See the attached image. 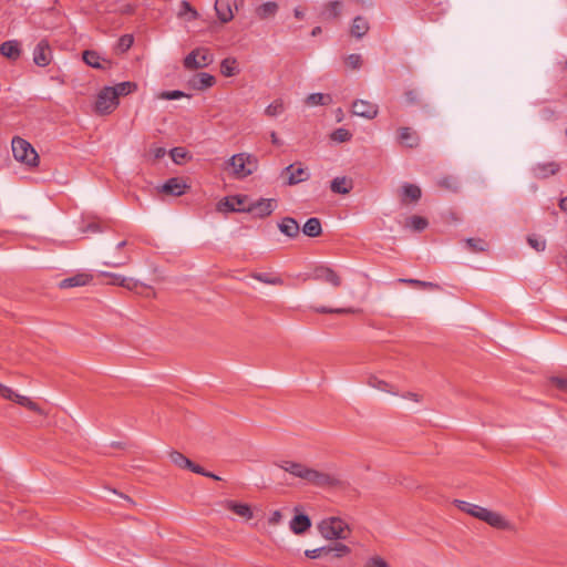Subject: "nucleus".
Here are the masks:
<instances>
[{
  "mask_svg": "<svg viewBox=\"0 0 567 567\" xmlns=\"http://www.w3.org/2000/svg\"><path fill=\"white\" fill-rule=\"evenodd\" d=\"M275 466L282 470L293 478H298L305 484L312 485L316 487H341L343 482L340 475L336 472L319 471L308 464L293 460V458H281L276 461Z\"/></svg>",
  "mask_w": 567,
  "mask_h": 567,
  "instance_id": "1",
  "label": "nucleus"
},
{
  "mask_svg": "<svg viewBox=\"0 0 567 567\" xmlns=\"http://www.w3.org/2000/svg\"><path fill=\"white\" fill-rule=\"evenodd\" d=\"M454 505L470 516L480 519L491 527L499 530L515 532V525L498 512L491 511L486 507L472 504L461 499H454Z\"/></svg>",
  "mask_w": 567,
  "mask_h": 567,
  "instance_id": "2",
  "label": "nucleus"
},
{
  "mask_svg": "<svg viewBox=\"0 0 567 567\" xmlns=\"http://www.w3.org/2000/svg\"><path fill=\"white\" fill-rule=\"evenodd\" d=\"M12 154L16 161L30 167L39 164V155L33 146L22 137L16 136L11 142Z\"/></svg>",
  "mask_w": 567,
  "mask_h": 567,
  "instance_id": "3",
  "label": "nucleus"
},
{
  "mask_svg": "<svg viewBox=\"0 0 567 567\" xmlns=\"http://www.w3.org/2000/svg\"><path fill=\"white\" fill-rule=\"evenodd\" d=\"M321 536L326 539H346L350 532L348 524L340 517H328L318 524Z\"/></svg>",
  "mask_w": 567,
  "mask_h": 567,
  "instance_id": "4",
  "label": "nucleus"
},
{
  "mask_svg": "<svg viewBox=\"0 0 567 567\" xmlns=\"http://www.w3.org/2000/svg\"><path fill=\"white\" fill-rule=\"evenodd\" d=\"M228 165L231 167L233 175L236 178H245L257 169V159L250 154L239 153L233 155Z\"/></svg>",
  "mask_w": 567,
  "mask_h": 567,
  "instance_id": "5",
  "label": "nucleus"
},
{
  "mask_svg": "<svg viewBox=\"0 0 567 567\" xmlns=\"http://www.w3.org/2000/svg\"><path fill=\"white\" fill-rule=\"evenodd\" d=\"M214 55L207 48H197L184 59V66L187 70L203 69L212 64Z\"/></svg>",
  "mask_w": 567,
  "mask_h": 567,
  "instance_id": "6",
  "label": "nucleus"
},
{
  "mask_svg": "<svg viewBox=\"0 0 567 567\" xmlns=\"http://www.w3.org/2000/svg\"><path fill=\"white\" fill-rule=\"evenodd\" d=\"M115 93L111 91L110 86L103 87L97 96L94 104V111L99 115H106L112 113L118 105V101H115Z\"/></svg>",
  "mask_w": 567,
  "mask_h": 567,
  "instance_id": "7",
  "label": "nucleus"
},
{
  "mask_svg": "<svg viewBox=\"0 0 567 567\" xmlns=\"http://www.w3.org/2000/svg\"><path fill=\"white\" fill-rule=\"evenodd\" d=\"M169 458L171 461L178 467L181 468H186V470H189L192 471L193 473H196V474H199V475H203V476H206V477H209V478H213L215 481H220L221 478L219 476H217L216 474L212 473V472H207L205 471L204 467H202L200 465H197L195 464L194 462H192L188 457H186L184 454H182L181 452H177V451H172L169 453Z\"/></svg>",
  "mask_w": 567,
  "mask_h": 567,
  "instance_id": "8",
  "label": "nucleus"
},
{
  "mask_svg": "<svg viewBox=\"0 0 567 567\" xmlns=\"http://www.w3.org/2000/svg\"><path fill=\"white\" fill-rule=\"evenodd\" d=\"M0 396L6 400L13 401L40 415H44V411L38 403L33 402L30 398L18 394L13 389L0 383Z\"/></svg>",
  "mask_w": 567,
  "mask_h": 567,
  "instance_id": "9",
  "label": "nucleus"
},
{
  "mask_svg": "<svg viewBox=\"0 0 567 567\" xmlns=\"http://www.w3.org/2000/svg\"><path fill=\"white\" fill-rule=\"evenodd\" d=\"M281 176H285L287 178V185L293 186L299 183L308 181L310 178V173L308 168L303 166L302 163H293L284 168V171L281 172Z\"/></svg>",
  "mask_w": 567,
  "mask_h": 567,
  "instance_id": "10",
  "label": "nucleus"
},
{
  "mask_svg": "<svg viewBox=\"0 0 567 567\" xmlns=\"http://www.w3.org/2000/svg\"><path fill=\"white\" fill-rule=\"evenodd\" d=\"M244 0H216L215 10L221 23L234 19L235 12L243 6Z\"/></svg>",
  "mask_w": 567,
  "mask_h": 567,
  "instance_id": "11",
  "label": "nucleus"
},
{
  "mask_svg": "<svg viewBox=\"0 0 567 567\" xmlns=\"http://www.w3.org/2000/svg\"><path fill=\"white\" fill-rule=\"evenodd\" d=\"M277 200L274 198H261L250 205L246 206V213H250L256 217L264 218L276 209Z\"/></svg>",
  "mask_w": 567,
  "mask_h": 567,
  "instance_id": "12",
  "label": "nucleus"
},
{
  "mask_svg": "<svg viewBox=\"0 0 567 567\" xmlns=\"http://www.w3.org/2000/svg\"><path fill=\"white\" fill-rule=\"evenodd\" d=\"M247 202V196L245 195H235L224 197L217 204V210L221 213L228 212H244L246 213L245 203Z\"/></svg>",
  "mask_w": 567,
  "mask_h": 567,
  "instance_id": "13",
  "label": "nucleus"
},
{
  "mask_svg": "<svg viewBox=\"0 0 567 567\" xmlns=\"http://www.w3.org/2000/svg\"><path fill=\"white\" fill-rule=\"evenodd\" d=\"M313 279L330 284L333 287H339L342 284L339 274L330 267L319 266L313 271Z\"/></svg>",
  "mask_w": 567,
  "mask_h": 567,
  "instance_id": "14",
  "label": "nucleus"
},
{
  "mask_svg": "<svg viewBox=\"0 0 567 567\" xmlns=\"http://www.w3.org/2000/svg\"><path fill=\"white\" fill-rule=\"evenodd\" d=\"M378 105L365 100H357L352 104V113L357 116L372 120L378 115Z\"/></svg>",
  "mask_w": 567,
  "mask_h": 567,
  "instance_id": "15",
  "label": "nucleus"
},
{
  "mask_svg": "<svg viewBox=\"0 0 567 567\" xmlns=\"http://www.w3.org/2000/svg\"><path fill=\"white\" fill-rule=\"evenodd\" d=\"M220 505L234 513L235 515L246 519L250 520L254 517L252 509L249 504L246 503H238L233 499H225L220 502Z\"/></svg>",
  "mask_w": 567,
  "mask_h": 567,
  "instance_id": "16",
  "label": "nucleus"
},
{
  "mask_svg": "<svg viewBox=\"0 0 567 567\" xmlns=\"http://www.w3.org/2000/svg\"><path fill=\"white\" fill-rule=\"evenodd\" d=\"M187 188L183 178L172 177L159 187V192L169 196H182Z\"/></svg>",
  "mask_w": 567,
  "mask_h": 567,
  "instance_id": "17",
  "label": "nucleus"
},
{
  "mask_svg": "<svg viewBox=\"0 0 567 567\" xmlns=\"http://www.w3.org/2000/svg\"><path fill=\"white\" fill-rule=\"evenodd\" d=\"M52 60V52L47 40H41L33 51V62L38 66H47Z\"/></svg>",
  "mask_w": 567,
  "mask_h": 567,
  "instance_id": "18",
  "label": "nucleus"
},
{
  "mask_svg": "<svg viewBox=\"0 0 567 567\" xmlns=\"http://www.w3.org/2000/svg\"><path fill=\"white\" fill-rule=\"evenodd\" d=\"M100 276L105 277V278H110V284L111 285L120 286V287H123V288H125L127 290H131V291H134L140 286H143V284H141L140 281H137V280H135L133 278H127V277H124V276H121V275H116V274H112V272H109V271H100Z\"/></svg>",
  "mask_w": 567,
  "mask_h": 567,
  "instance_id": "19",
  "label": "nucleus"
},
{
  "mask_svg": "<svg viewBox=\"0 0 567 567\" xmlns=\"http://www.w3.org/2000/svg\"><path fill=\"white\" fill-rule=\"evenodd\" d=\"M367 384L373 389H377L379 391H382V392H385V393H389L391 395H399L400 394V391L399 389L386 382L385 380L383 379H380L378 375L375 374H369L368 378H367Z\"/></svg>",
  "mask_w": 567,
  "mask_h": 567,
  "instance_id": "20",
  "label": "nucleus"
},
{
  "mask_svg": "<svg viewBox=\"0 0 567 567\" xmlns=\"http://www.w3.org/2000/svg\"><path fill=\"white\" fill-rule=\"evenodd\" d=\"M83 60L87 65L99 70H106L111 68L112 64L110 60H106L93 50L84 51Z\"/></svg>",
  "mask_w": 567,
  "mask_h": 567,
  "instance_id": "21",
  "label": "nucleus"
},
{
  "mask_svg": "<svg viewBox=\"0 0 567 567\" xmlns=\"http://www.w3.org/2000/svg\"><path fill=\"white\" fill-rule=\"evenodd\" d=\"M93 280V276L87 272H80L60 281L59 287L62 289L82 287L89 285Z\"/></svg>",
  "mask_w": 567,
  "mask_h": 567,
  "instance_id": "22",
  "label": "nucleus"
},
{
  "mask_svg": "<svg viewBox=\"0 0 567 567\" xmlns=\"http://www.w3.org/2000/svg\"><path fill=\"white\" fill-rule=\"evenodd\" d=\"M559 171V164L555 162L539 163L533 167V173L537 178H547Z\"/></svg>",
  "mask_w": 567,
  "mask_h": 567,
  "instance_id": "23",
  "label": "nucleus"
},
{
  "mask_svg": "<svg viewBox=\"0 0 567 567\" xmlns=\"http://www.w3.org/2000/svg\"><path fill=\"white\" fill-rule=\"evenodd\" d=\"M0 53L10 60H18L21 55V48L19 41L9 40L1 43Z\"/></svg>",
  "mask_w": 567,
  "mask_h": 567,
  "instance_id": "24",
  "label": "nucleus"
},
{
  "mask_svg": "<svg viewBox=\"0 0 567 567\" xmlns=\"http://www.w3.org/2000/svg\"><path fill=\"white\" fill-rule=\"evenodd\" d=\"M279 230L287 237L295 238L299 235L300 227L297 220L292 217H285L278 224Z\"/></svg>",
  "mask_w": 567,
  "mask_h": 567,
  "instance_id": "25",
  "label": "nucleus"
},
{
  "mask_svg": "<svg viewBox=\"0 0 567 567\" xmlns=\"http://www.w3.org/2000/svg\"><path fill=\"white\" fill-rule=\"evenodd\" d=\"M342 13V2L334 0L329 1L323 6L321 17L324 20H336Z\"/></svg>",
  "mask_w": 567,
  "mask_h": 567,
  "instance_id": "26",
  "label": "nucleus"
},
{
  "mask_svg": "<svg viewBox=\"0 0 567 567\" xmlns=\"http://www.w3.org/2000/svg\"><path fill=\"white\" fill-rule=\"evenodd\" d=\"M399 140L401 144L410 148L416 147L420 143L419 135L410 127H401L399 130Z\"/></svg>",
  "mask_w": 567,
  "mask_h": 567,
  "instance_id": "27",
  "label": "nucleus"
},
{
  "mask_svg": "<svg viewBox=\"0 0 567 567\" xmlns=\"http://www.w3.org/2000/svg\"><path fill=\"white\" fill-rule=\"evenodd\" d=\"M421 188L414 184H404L401 189V200L403 204L408 202H417L421 198Z\"/></svg>",
  "mask_w": 567,
  "mask_h": 567,
  "instance_id": "28",
  "label": "nucleus"
},
{
  "mask_svg": "<svg viewBox=\"0 0 567 567\" xmlns=\"http://www.w3.org/2000/svg\"><path fill=\"white\" fill-rule=\"evenodd\" d=\"M311 526L310 518L305 514L296 515L290 522V529L296 535H301Z\"/></svg>",
  "mask_w": 567,
  "mask_h": 567,
  "instance_id": "29",
  "label": "nucleus"
},
{
  "mask_svg": "<svg viewBox=\"0 0 567 567\" xmlns=\"http://www.w3.org/2000/svg\"><path fill=\"white\" fill-rule=\"evenodd\" d=\"M215 82V78L208 73H199L190 80L192 87L199 91L212 87Z\"/></svg>",
  "mask_w": 567,
  "mask_h": 567,
  "instance_id": "30",
  "label": "nucleus"
},
{
  "mask_svg": "<svg viewBox=\"0 0 567 567\" xmlns=\"http://www.w3.org/2000/svg\"><path fill=\"white\" fill-rule=\"evenodd\" d=\"M370 29L369 22L365 18L358 16L353 19L352 25H351V35H353L357 39H361L364 37Z\"/></svg>",
  "mask_w": 567,
  "mask_h": 567,
  "instance_id": "31",
  "label": "nucleus"
},
{
  "mask_svg": "<svg viewBox=\"0 0 567 567\" xmlns=\"http://www.w3.org/2000/svg\"><path fill=\"white\" fill-rule=\"evenodd\" d=\"M302 231L308 237H318V236H320L321 233H322L320 219L317 218V217L309 218L305 223V225L302 227Z\"/></svg>",
  "mask_w": 567,
  "mask_h": 567,
  "instance_id": "32",
  "label": "nucleus"
},
{
  "mask_svg": "<svg viewBox=\"0 0 567 567\" xmlns=\"http://www.w3.org/2000/svg\"><path fill=\"white\" fill-rule=\"evenodd\" d=\"M330 188L333 193L346 195L350 193L352 186L346 177H336L332 179Z\"/></svg>",
  "mask_w": 567,
  "mask_h": 567,
  "instance_id": "33",
  "label": "nucleus"
},
{
  "mask_svg": "<svg viewBox=\"0 0 567 567\" xmlns=\"http://www.w3.org/2000/svg\"><path fill=\"white\" fill-rule=\"evenodd\" d=\"M111 91H113L115 94V101H118L120 96L127 95L132 92H134L137 89L136 83L134 82H121L116 84L115 86H110Z\"/></svg>",
  "mask_w": 567,
  "mask_h": 567,
  "instance_id": "34",
  "label": "nucleus"
},
{
  "mask_svg": "<svg viewBox=\"0 0 567 567\" xmlns=\"http://www.w3.org/2000/svg\"><path fill=\"white\" fill-rule=\"evenodd\" d=\"M251 278L267 284V285H274V286H281L284 285V280L280 276L274 275V274H264V272H254L251 274Z\"/></svg>",
  "mask_w": 567,
  "mask_h": 567,
  "instance_id": "35",
  "label": "nucleus"
},
{
  "mask_svg": "<svg viewBox=\"0 0 567 567\" xmlns=\"http://www.w3.org/2000/svg\"><path fill=\"white\" fill-rule=\"evenodd\" d=\"M331 102V96L329 94L323 93H311L306 99V104L308 106L328 105Z\"/></svg>",
  "mask_w": 567,
  "mask_h": 567,
  "instance_id": "36",
  "label": "nucleus"
},
{
  "mask_svg": "<svg viewBox=\"0 0 567 567\" xmlns=\"http://www.w3.org/2000/svg\"><path fill=\"white\" fill-rule=\"evenodd\" d=\"M220 72L225 76H234L239 70L237 68V60L235 58H226L220 63Z\"/></svg>",
  "mask_w": 567,
  "mask_h": 567,
  "instance_id": "37",
  "label": "nucleus"
},
{
  "mask_svg": "<svg viewBox=\"0 0 567 567\" xmlns=\"http://www.w3.org/2000/svg\"><path fill=\"white\" fill-rule=\"evenodd\" d=\"M278 11V4L275 1L266 2L257 8V16L260 19L274 17Z\"/></svg>",
  "mask_w": 567,
  "mask_h": 567,
  "instance_id": "38",
  "label": "nucleus"
},
{
  "mask_svg": "<svg viewBox=\"0 0 567 567\" xmlns=\"http://www.w3.org/2000/svg\"><path fill=\"white\" fill-rule=\"evenodd\" d=\"M437 186L451 192L460 189V182L454 176H443L437 181Z\"/></svg>",
  "mask_w": 567,
  "mask_h": 567,
  "instance_id": "39",
  "label": "nucleus"
},
{
  "mask_svg": "<svg viewBox=\"0 0 567 567\" xmlns=\"http://www.w3.org/2000/svg\"><path fill=\"white\" fill-rule=\"evenodd\" d=\"M465 243L472 252H484L488 249L487 241L481 238H467Z\"/></svg>",
  "mask_w": 567,
  "mask_h": 567,
  "instance_id": "40",
  "label": "nucleus"
},
{
  "mask_svg": "<svg viewBox=\"0 0 567 567\" xmlns=\"http://www.w3.org/2000/svg\"><path fill=\"white\" fill-rule=\"evenodd\" d=\"M312 310L317 313H337V315H344V313H355L360 310L354 308H329V307H312Z\"/></svg>",
  "mask_w": 567,
  "mask_h": 567,
  "instance_id": "41",
  "label": "nucleus"
},
{
  "mask_svg": "<svg viewBox=\"0 0 567 567\" xmlns=\"http://www.w3.org/2000/svg\"><path fill=\"white\" fill-rule=\"evenodd\" d=\"M285 111V104L282 100H275L265 109V114L269 117H276L282 114Z\"/></svg>",
  "mask_w": 567,
  "mask_h": 567,
  "instance_id": "42",
  "label": "nucleus"
},
{
  "mask_svg": "<svg viewBox=\"0 0 567 567\" xmlns=\"http://www.w3.org/2000/svg\"><path fill=\"white\" fill-rule=\"evenodd\" d=\"M429 223L424 217L421 216H411L406 220V226L411 227L415 231H422L427 227Z\"/></svg>",
  "mask_w": 567,
  "mask_h": 567,
  "instance_id": "43",
  "label": "nucleus"
},
{
  "mask_svg": "<svg viewBox=\"0 0 567 567\" xmlns=\"http://www.w3.org/2000/svg\"><path fill=\"white\" fill-rule=\"evenodd\" d=\"M134 43V38L132 34H124L122 35L116 45H115V51L118 52V53H124L126 52L127 50L131 49V47L133 45Z\"/></svg>",
  "mask_w": 567,
  "mask_h": 567,
  "instance_id": "44",
  "label": "nucleus"
},
{
  "mask_svg": "<svg viewBox=\"0 0 567 567\" xmlns=\"http://www.w3.org/2000/svg\"><path fill=\"white\" fill-rule=\"evenodd\" d=\"M179 17H187L188 21L196 20L198 18V12L190 6L187 1H182L181 10L178 13Z\"/></svg>",
  "mask_w": 567,
  "mask_h": 567,
  "instance_id": "45",
  "label": "nucleus"
},
{
  "mask_svg": "<svg viewBox=\"0 0 567 567\" xmlns=\"http://www.w3.org/2000/svg\"><path fill=\"white\" fill-rule=\"evenodd\" d=\"M399 281L403 282V284H408V285H413L419 288H424V289H439V285L430 282V281H422V280H417V279H400Z\"/></svg>",
  "mask_w": 567,
  "mask_h": 567,
  "instance_id": "46",
  "label": "nucleus"
},
{
  "mask_svg": "<svg viewBox=\"0 0 567 567\" xmlns=\"http://www.w3.org/2000/svg\"><path fill=\"white\" fill-rule=\"evenodd\" d=\"M330 549V554H333V557L340 558L350 553V548L341 543H337L334 546L328 547Z\"/></svg>",
  "mask_w": 567,
  "mask_h": 567,
  "instance_id": "47",
  "label": "nucleus"
},
{
  "mask_svg": "<svg viewBox=\"0 0 567 567\" xmlns=\"http://www.w3.org/2000/svg\"><path fill=\"white\" fill-rule=\"evenodd\" d=\"M351 133L346 128H337L332 134L331 138L336 142H348L351 138Z\"/></svg>",
  "mask_w": 567,
  "mask_h": 567,
  "instance_id": "48",
  "label": "nucleus"
},
{
  "mask_svg": "<svg viewBox=\"0 0 567 567\" xmlns=\"http://www.w3.org/2000/svg\"><path fill=\"white\" fill-rule=\"evenodd\" d=\"M346 64L351 70H358L362 65V56L360 54L352 53L346 58Z\"/></svg>",
  "mask_w": 567,
  "mask_h": 567,
  "instance_id": "49",
  "label": "nucleus"
},
{
  "mask_svg": "<svg viewBox=\"0 0 567 567\" xmlns=\"http://www.w3.org/2000/svg\"><path fill=\"white\" fill-rule=\"evenodd\" d=\"M527 241L536 251H543L546 248V241L535 235L528 236Z\"/></svg>",
  "mask_w": 567,
  "mask_h": 567,
  "instance_id": "50",
  "label": "nucleus"
},
{
  "mask_svg": "<svg viewBox=\"0 0 567 567\" xmlns=\"http://www.w3.org/2000/svg\"><path fill=\"white\" fill-rule=\"evenodd\" d=\"M305 555L308 558L316 559V558H319L322 555H330V549L327 548V547H320V548H316V549H308V550L305 551Z\"/></svg>",
  "mask_w": 567,
  "mask_h": 567,
  "instance_id": "51",
  "label": "nucleus"
},
{
  "mask_svg": "<svg viewBox=\"0 0 567 567\" xmlns=\"http://www.w3.org/2000/svg\"><path fill=\"white\" fill-rule=\"evenodd\" d=\"M185 96V93L178 90L174 91H163L158 97L163 100H177Z\"/></svg>",
  "mask_w": 567,
  "mask_h": 567,
  "instance_id": "52",
  "label": "nucleus"
},
{
  "mask_svg": "<svg viewBox=\"0 0 567 567\" xmlns=\"http://www.w3.org/2000/svg\"><path fill=\"white\" fill-rule=\"evenodd\" d=\"M364 567H390L389 564L380 556L368 559Z\"/></svg>",
  "mask_w": 567,
  "mask_h": 567,
  "instance_id": "53",
  "label": "nucleus"
},
{
  "mask_svg": "<svg viewBox=\"0 0 567 567\" xmlns=\"http://www.w3.org/2000/svg\"><path fill=\"white\" fill-rule=\"evenodd\" d=\"M549 382L560 391L567 392V379L561 377H550Z\"/></svg>",
  "mask_w": 567,
  "mask_h": 567,
  "instance_id": "54",
  "label": "nucleus"
},
{
  "mask_svg": "<svg viewBox=\"0 0 567 567\" xmlns=\"http://www.w3.org/2000/svg\"><path fill=\"white\" fill-rule=\"evenodd\" d=\"M186 155L184 148L175 147L171 151V157L175 163H179L182 158Z\"/></svg>",
  "mask_w": 567,
  "mask_h": 567,
  "instance_id": "55",
  "label": "nucleus"
},
{
  "mask_svg": "<svg viewBox=\"0 0 567 567\" xmlns=\"http://www.w3.org/2000/svg\"><path fill=\"white\" fill-rule=\"evenodd\" d=\"M131 257L124 256L122 259H116V261H105L104 265L110 267H123L130 264Z\"/></svg>",
  "mask_w": 567,
  "mask_h": 567,
  "instance_id": "56",
  "label": "nucleus"
},
{
  "mask_svg": "<svg viewBox=\"0 0 567 567\" xmlns=\"http://www.w3.org/2000/svg\"><path fill=\"white\" fill-rule=\"evenodd\" d=\"M281 519H282V514H281V512H280V511H274V512L270 514L269 518H268V523H269L270 525H278V524L281 522Z\"/></svg>",
  "mask_w": 567,
  "mask_h": 567,
  "instance_id": "57",
  "label": "nucleus"
},
{
  "mask_svg": "<svg viewBox=\"0 0 567 567\" xmlns=\"http://www.w3.org/2000/svg\"><path fill=\"white\" fill-rule=\"evenodd\" d=\"M405 99H406L408 103H410V104H414V103L419 102V95L413 90L405 92Z\"/></svg>",
  "mask_w": 567,
  "mask_h": 567,
  "instance_id": "58",
  "label": "nucleus"
},
{
  "mask_svg": "<svg viewBox=\"0 0 567 567\" xmlns=\"http://www.w3.org/2000/svg\"><path fill=\"white\" fill-rule=\"evenodd\" d=\"M402 398L414 401L416 403L422 401V396L416 392H406L402 394Z\"/></svg>",
  "mask_w": 567,
  "mask_h": 567,
  "instance_id": "59",
  "label": "nucleus"
},
{
  "mask_svg": "<svg viewBox=\"0 0 567 567\" xmlns=\"http://www.w3.org/2000/svg\"><path fill=\"white\" fill-rule=\"evenodd\" d=\"M151 153L154 156V158L158 159L165 155L166 151L163 147H154L151 150Z\"/></svg>",
  "mask_w": 567,
  "mask_h": 567,
  "instance_id": "60",
  "label": "nucleus"
},
{
  "mask_svg": "<svg viewBox=\"0 0 567 567\" xmlns=\"http://www.w3.org/2000/svg\"><path fill=\"white\" fill-rule=\"evenodd\" d=\"M270 138L274 145L280 146L282 144V142L278 138L276 132L270 133Z\"/></svg>",
  "mask_w": 567,
  "mask_h": 567,
  "instance_id": "61",
  "label": "nucleus"
},
{
  "mask_svg": "<svg viewBox=\"0 0 567 567\" xmlns=\"http://www.w3.org/2000/svg\"><path fill=\"white\" fill-rule=\"evenodd\" d=\"M293 16L296 17V19L301 20V19H303V18H305V12H303V10H301L300 8H296V9L293 10Z\"/></svg>",
  "mask_w": 567,
  "mask_h": 567,
  "instance_id": "62",
  "label": "nucleus"
},
{
  "mask_svg": "<svg viewBox=\"0 0 567 567\" xmlns=\"http://www.w3.org/2000/svg\"><path fill=\"white\" fill-rule=\"evenodd\" d=\"M559 208L564 212H567V197L560 198Z\"/></svg>",
  "mask_w": 567,
  "mask_h": 567,
  "instance_id": "63",
  "label": "nucleus"
},
{
  "mask_svg": "<svg viewBox=\"0 0 567 567\" xmlns=\"http://www.w3.org/2000/svg\"><path fill=\"white\" fill-rule=\"evenodd\" d=\"M320 33H321V28H320V27H316V28H313V29H312V31H311V35H312V37H317V35H318V34H320Z\"/></svg>",
  "mask_w": 567,
  "mask_h": 567,
  "instance_id": "64",
  "label": "nucleus"
}]
</instances>
